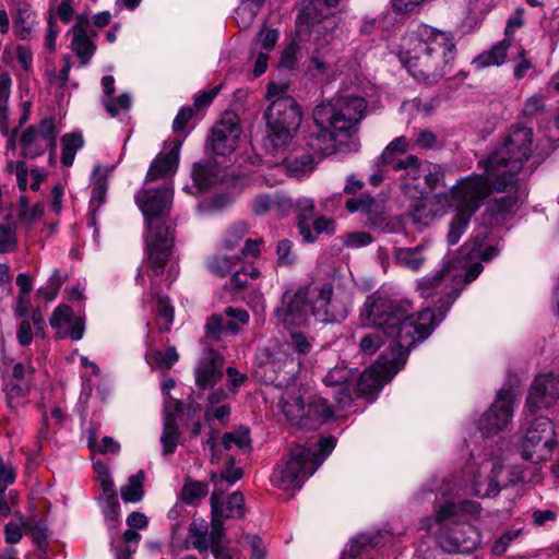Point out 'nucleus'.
<instances>
[{
    "label": "nucleus",
    "instance_id": "nucleus-28",
    "mask_svg": "<svg viewBox=\"0 0 559 559\" xmlns=\"http://www.w3.org/2000/svg\"><path fill=\"white\" fill-rule=\"evenodd\" d=\"M278 405L288 421L302 428L306 404L299 394L295 391H285Z\"/></svg>",
    "mask_w": 559,
    "mask_h": 559
},
{
    "label": "nucleus",
    "instance_id": "nucleus-33",
    "mask_svg": "<svg viewBox=\"0 0 559 559\" xmlns=\"http://www.w3.org/2000/svg\"><path fill=\"white\" fill-rule=\"evenodd\" d=\"M423 177L424 185L414 183V194H412L413 199H419L427 194L428 192L435 190L439 181L443 178V173L440 166L430 163H425V170Z\"/></svg>",
    "mask_w": 559,
    "mask_h": 559
},
{
    "label": "nucleus",
    "instance_id": "nucleus-46",
    "mask_svg": "<svg viewBox=\"0 0 559 559\" xmlns=\"http://www.w3.org/2000/svg\"><path fill=\"white\" fill-rule=\"evenodd\" d=\"M378 207L379 204L374 198L368 194H361L358 198H353L346 201V209L350 213L361 212L367 215H371L378 211Z\"/></svg>",
    "mask_w": 559,
    "mask_h": 559
},
{
    "label": "nucleus",
    "instance_id": "nucleus-18",
    "mask_svg": "<svg viewBox=\"0 0 559 559\" xmlns=\"http://www.w3.org/2000/svg\"><path fill=\"white\" fill-rule=\"evenodd\" d=\"M265 367L275 373L271 381L276 386L288 388L295 381L301 367V361L295 359L285 348L278 346L274 352L267 355Z\"/></svg>",
    "mask_w": 559,
    "mask_h": 559
},
{
    "label": "nucleus",
    "instance_id": "nucleus-26",
    "mask_svg": "<svg viewBox=\"0 0 559 559\" xmlns=\"http://www.w3.org/2000/svg\"><path fill=\"white\" fill-rule=\"evenodd\" d=\"M332 406L325 399L312 396L305 407V423L302 428L316 429L333 416Z\"/></svg>",
    "mask_w": 559,
    "mask_h": 559
},
{
    "label": "nucleus",
    "instance_id": "nucleus-25",
    "mask_svg": "<svg viewBox=\"0 0 559 559\" xmlns=\"http://www.w3.org/2000/svg\"><path fill=\"white\" fill-rule=\"evenodd\" d=\"M180 147L181 142L177 141L167 154L158 155L148 168L146 181H154L158 178L174 174L178 166Z\"/></svg>",
    "mask_w": 559,
    "mask_h": 559
},
{
    "label": "nucleus",
    "instance_id": "nucleus-35",
    "mask_svg": "<svg viewBox=\"0 0 559 559\" xmlns=\"http://www.w3.org/2000/svg\"><path fill=\"white\" fill-rule=\"evenodd\" d=\"M190 546L200 552L209 549L207 524L203 520H193L191 522L189 535L186 540V548L189 549Z\"/></svg>",
    "mask_w": 559,
    "mask_h": 559
},
{
    "label": "nucleus",
    "instance_id": "nucleus-3",
    "mask_svg": "<svg viewBox=\"0 0 559 559\" xmlns=\"http://www.w3.org/2000/svg\"><path fill=\"white\" fill-rule=\"evenodd\" d=\"M173 194V188L164 183L159 188L143 189L135 195V202L147 224L145 250L153 276L164 272L171 255L174 234L165 219L170 212Z\"/></svg>",
    "mask_w": 559,
    "mask_h": 559
},
{
    "label": "nucleus",
    "instance_id": "nucleus-37",
    "mask_svg": "<svg viewBox=\"0 0 559 559\" xmlns=\"http://www.w3.org/2000/svg\"><path fill=\"white\" fill-rule=\"evenodd\" d=\"M100 165H96L93 170V176L95 179L93 182L92 195L90 200V206L93 211L98 210L100 205L106 201L108 180L107 175L100 174Z\"/></svg>",
    "mask_w": 559,
    "mask_h": 559
},
{
    "label": "nucleus",
    "instance_id": "nucleus-16",
    "mask_svg": "<svg viewBox=\"0 0 559 559\" xmlns=\"http://www.w3.org/2000/svg\"><path fill=\"white\" fill-rule=\"evenodd\" d=\"M312 286H304L293 295L284 296V305L280 310L282 322L287 326H301L307 323L310 314L313 316L314 298Z\"/></svg>",
    "mask_w": 559,
    "mask_h": 559
},
{
    "label": "nucleus",
    "instance_id": "nucleus-7",
    "mask_svg": "<svg viewBox=\"0 0 559 559\" xmlns=\"http://www.w3.org/2000/svg\"><path fill=\"white\" fill-rule=\"evenodd\" d=\"M480 506L476 501L447 502L436 512V522L441 526L440 540L448 552L468 554L480 542L478 531L466 522L465 515H476Z\"/></svg>",
    "mask_w": 559,
    "mask_h": 559
},
{
    "label": "nucleus",
    "instance_id": "nucleus-20",
    "mask_svg": "<svg viewBox=\"0 0 559 559\" xmlns=\"http://www.w3.org/2000/svg\"><path fill=\"white\" fill-rule=\"evenodd\" d=\"M240 133V127L231 117L223 118L213 127L207 147L214 155L227 156L236 150Z\"/></svg>",
    "mask_w": 559,
    "mask_h": 559
},
{
    "label": "nucleus",
    "instance_id": "nucleus-34",
    "mask_svg": "<svg viewBox=\"0 0 559 559\" xmlns=\"http://www.w3.org/2000/svg\"><path fill=\"white\" fill-rule=\"evenodd\" d=\"M512 44L511 38H504L502 41L495 45L490 50L480 53L475 60L474 63L477 67H489V66H500L504 62L507 57V50Z\"/></svg>",
    "mask_w": 559,
    "mask_h": 559
},
{
    "label": "nucleus",
    "instance_id": "nucleus-41",
    "mask_svg": "<svg viewBox=\"0 0 559 559\" xmlns=\"http://www.w3.org/2000/svg\"><path fill=\"white\" fill-rule=\"evenodd\" d=\"M238 262L239 258L237 255L214 254L207 261V269L217 276H225L231 272Z\"/></svg>",
    "mask_w": 559,
    "mask_h": 559
},
{
    "label": "nucleus",
    "instance_id": "nucleus-11",
    "mask_svg": "<svg viewBox=\"0 0 559 559\" xmlns=\"http://www.w3.org/2000/svg\"><path fill=\"white\" fill-rule=\"evenodd\" d=\"M523 438L519 444L521 457L538 464L548 461L557 445L555 425L548 417H525L522 424Z\"/></svg>",
    "mask_w": 559,
    "mask_h": 559
},
{
    "label": "nucleus",
    "instance_id": "nucleus-31",
    "mask_svg": "<svg viewBox=\"0 0 559 559\" xmlns=\"http://www.w3.org/2000/svg\"><path fill=\"white\" fill-rule=\"evenodd\" d=\"M281 346L292 356H295V359L300 360L302 368L311 362L310 356L313 346L309 338L302 333H292L289 338Z\"/></svg>",
    "mask_w": 559,
    "mask_h": 559
},
{
    "label": "nucleus",
    "instance_id": "nucleus-52",
    "mask_svg": "<svg viewBox=\"0 0 559 559\" xmlns=\"http://www.w3.org/2000/svg\"><path fill=\"white\" fill-rule=\"evenodd\" d=\"M292 247L293 243L288 239H282L277 242L276 255L278 265L288 266L295 262L296 255L292 252Z\"/></svg>",
    "mask_w": 559,
    "mask_h": 559
},
{
    "label": "nucleus",
    "instance_id": "nucleus-21",
    "mask_svg": "<svg viewBox=\"0 0 559 559\" xmlns=\"http://www.w3.org/2000/svg\"><path fill=\"white\" fill-rule=\"evenodd\" d=\"M224 357L216 350L206 349L194 369L195 385L200 390L213 389L223 378Z\"/></svg>",
    "mask_w": 559,
    "mask_h": 559
},
{
    "label": "nucleus",
    "instance_id": "nucleus-63",
    "mask_svg": "<svg viewBox=\"0 0 559 559\" xmlns=\"http://www.w3.org/2000/svg\"><path fill=\"white\" fill-rule=\"evenodd\" d=\"M444 547H442L441 542L439 544H436L433 547H426L423 548L420 546L417 550V558L418 559H443L444 556Z\"/></svg>",
    "mask_w": 559,
    "mask_h": 559
},
{
    "label": "nucleus",
    "instance_id": "nucleus-57",
    "mask_svg": "<svg viewBox=\"0 0 559 559\" xmlns=\"http://www.w3.org/2000/svg\"><path fill=\"white\" fill-rule=\"evenodd\" d=\"M412 141L415 146L429 150L436 146L437 135L430 130H420L413 134Z\"/></svg>",
    "mask_w": 559,
    "mask_h": 559
},
{
    "label": "nucleus",
    "instance_id": "nucleus-5",
    "mask_svg": "<svg viewBox=\"0 0 559 559\" xmlns=\"http://www.w3.org/2000/svg\"><path fill=\"white\" fill-rule=\"evenodd\" d=\"M533 131L523 126L512 127L499 145L484 162V179L491 191H511L520 182V174L531 175L524 164L532 156Z\"/></svg>",
    "mask_w": 559,
    "mask_h": 559
},
{
    "label": "nucleus",
    "instance_id": "nucleus-1",
    "mask_svg": "<svg viewBox=\"0 0 559 559\" xmlns=\"http://www.w3.org/2000/svg\"><path fill=\"white\" fill-rule=\"evenodd\" d=\"M416 289L420 297L433 299L438 317L430 308L412 313L413 307L408 300L392 299L379 293L366 298L360 311L361 319L377 326L392 341L390 358L383 366L373 365L360 376L359 391H379L384 382L390 381L405 366L411 349L432 333L457 298L462 289V276L448 262L440 270L417 280Z\"/></svg>",
    "mask_w": 559,
    "mask_h": 559
},
{
    "label": "nucleus",
    "instance_id": "nucleus-19",
    "mask_svg": "<svg viewBox=\"0 0 559 559\" xmlns=\"http://www.w3.org/2000/svg\"><path fill=\"white\" fill-rule=\"evenodd\" d=\"M509 192L507 195L495 198L488 202L483 213V223L486 226H500L514 215L522 197L520 182Z\"/></svg>",
    "mask_w": 559,
    "mask_h": 559
},
{
    "label": "nucleus",
    "instance_id": "nucleus-48",
    "mask_svg": "<svg viewBox=\"0 0 559 559\" xmlns=\"http://www.w3.org/2000/svg\"><path fill=\"white\" fill-rule=\"evenodd\" d=\"M249 231V226L245 222H237L234 225H231L228 230L226 231L224 239H223V246L226 249H235L239 246L241 240L245 238V236Z\"/></svg>",
    "mask_w": 559,
    "mask_h": 559
},
{
    "label": "nucleus",
    "instance_id": "nucleus-14",
    "mask_svg": "<svg viewBox=\"0 0 559 559\" xmlns=\"http://www.w3.org/2000/svg\"><path fill=\"white\" fill-rule=\"evenodd\" d=\"M513 476L510 467L500 462L486 460L472 472V491L479 498L497 497L502 489L514 484Z\"/></svg>",
    "mask_w": 559,
    "mask_h": 559
},
{
    "label": "nucleus",
    "instance_id": "nucleus-59",
    "mask_svg": "<svg viewBox=\"0 0 559 559\" xmlns=\"http://www.w3.org/2000/svg\"><path fill=\"white\" fill-rule=\"evenodd\" d=\"M15 480V472L14 469L7 465L0 455V496L5 491V489L13 484Z\"/></svg>",
    "mask_w": 559,
    "mask_h": 559
},
{
    "label": "nucleus",
    "instance_id": "nucleus-43",
    "mask_svg": "<svg viewBox=\"0 0 559 559\" xmlns=\"http://www.w3.org/2000/svg\"><path fill=\"white\" fill-rule=\"evenodd\" d=\"M146 358L151 365L160 369H170L178 361L179 355L175 346H169L166 352L154 350Z\"/></svg>",
    "mask_w": 559,
    "mask_h": 559
},
{
    "label": "nucleus",
    "instance_id": "nucleus-13",
    "mask_svg": "<svg viewBox=\"0 0 559 559\" xmlns=\"http://www.w3.org/2000/svg\"><path fill=\"white\" fill-rule=\"evenodd\" d=\"M58 134L59 130L52 117L44 118L38 123L27 127L19 138L21 156L34 159L49 152L50 157H55Z\"/></svg>",
    "mask_w": 559,
    "mask_h": 559
},
{
    "label": "nucleus",
    "instance_id": "nucleus-40",
    "mask_svg": "<svg viewBox=\"0 0 559 559\" xmlns=\"http://www.w3.org/2000/svg\"><path fill=\"white\" fill-rule=\"evenodd\" d=\"M144 472L141 469L136 474L131 475L128 484L121 487V498L124 502H139L142 500Z\"/></svg>",
    "mask_w": 559,
    "mask_h": 559
},
{
    "label": "nucleus",
    "instance_id": "nucleus-47",
    "mask_svg": "<svg viewBox=\"0 0 559 559\" xmlns=\"http://www.w3.org/2000/svg\"><path fill=\"white\" fill-rule=\"evenodd\" d=\"M242 468L235 467V460L230 456L228 457L224 468L221 471L219 477L215 473H212L211 480L215 484V486H218L219 481L223 480L229 485H233L242 477Z\"/></svg>",
    "mask_w": 559,
    "mask_h": 559
},
{
    "label": "nucleus",
    "instance_id": "nucleus-10",
    "mask_svg": "<svg viewBox=\"0 0 559 559\" xmlns=\"http://www.w3.org/2000/svg\"><path fill=\"white\" fill-rule=\"evenodd\" d=\"M267 134L265 147L271 151L289 144L299 128L302 114L297 102L292 97H277L265 110Z\"/></svg>",
    "mask_w": 559,
    "mask_h": 559
},
{
    "label": "nucleus",
    "instance_id": "nucleus-55",
    "mask_svg": "<svg viewBox=\"0 0 559 559\" xmlns=\"http://www.w3.org/2000/svg\"><path fill=\"white\" fill-rule=\"evenodd\" d=\"M72 309L70 306L68 305H60L58 306L50 319H49V323L51 325L52 329H59L61 328L63 324H66L67 322H69L72 318Z\"/></svg>",
    "mask_w": 559,
    "mask_h": 559
},
{
    "label": "nucleus",
    "instance_id": "nucleus-17",
    "mask_svg": "<svg viewBox=\"0 0 559 559\" xmlns=\"http://www.w3.org/2000/svg\"><path fill=\"white\" fill-rule=\"evenodd\" d=\"M559 399V376L539 374L532 382L525 406L531 413L548 408Z\"/></svg>",
    "mask_w": 559,
    "mask_h": 559
},
{
    "label": "nucleus",
    "instance_id": "nucleus-8",
    "mask_svg": "<svg viewBox=\"0 0 559 559\" xmlns=\"http://www.w3.org/2000/svg\"><path fill=\"white\" fill-rule=\"evenodd\" d=\"M491 193V186L484 179V176L476 174L461 178L452 187L451 199L455 211L447 234L449 245L453 246L460 241L471 218Z\"/></svg>",
    "mask_w": 559,
    "mask_h": 559
},
{
    "label": "nucleus",
    "instance_id": "nucleus-53",
    "mask_svg": "<svg viewBox=\"0 0 559 559\" xmlns=\"http://www.w3.org/2000/svg\"><path fill=\"white\" fill-rule=\"evenodd\" d=\"M383 344V337L379 331L366 334L359 342L360 350L365 354H374Z\"/></svg>",
    "mask_w": 559,
    "mask_h": 559
},
{
    "label": "nucleus",
    "instance_id": "nucleus-54",
    "mask_svg": "<svg viewBox=\"0 0 559 559\" xmlns=\"http://www.w3.org/2000/svg\"><path fill=\"white\" fill-rule=\"evenodd\" d=\"M16 246L15 231L10 225H0V253H8Z\"/></svg>",
    "mask_w": 559,
    "mask_h": 559
},
{
    "label": "nucleus",
    "instance_id": "nucleus-6",
    "mask_svg": "<svg viewBox=\"0 0 559 559\" xmlns=\"http://www.w3.org/2000/svg\"><path fill=\"white\" fill-rule=\"evenodd\" d=\"M331 36L324 34L322 23L309 26L306 23H297L295 37L283 49L280 58V68L294 70L298 63V55L305 50L310 58L309 71L313 78L326 73L334 63V56L330 48Z\"/></svg>",
    "mask_w": 559,
    "mask_h": 559
},
{
    "label": "nucleus",
    "instance_id": "nucleus-51",
    "mask_svg": "<svg viewBox=\"0 0 559 559\" xmlns=\"http://www.w3.org/2000/svg\"><path fill=\"white\" fill-rule=\"evenodd\" d=\"M63 283V278L60 275V271L55 269L50 277L48 278L46 286L38 289V295L43 296L46 300H53Z\"/></svg>",
    "mask_w": 559,
    "mask_h": 559
},
{
    "label": "nucleus",
    "instance_id": "nucleus-58",
    "mask_svg": "<svg viewBox=\"0 0 559 559\" xmlns=\"http://www.w3.org/2000/svg\"><path fill=\"white\" fill-rule=\"evenodd\" d=\"M131 105V98L128 94L123 93V94H120L118 97L116 98H111L109 99L105 106H106V109L107 111L110 114L111 117H115L116 115H118L121 110H127L129 109Z\"/></svg>",
    "mask_w": 559,
    "mask_h": 559
},
{
    "label": "nucleus",
    "instance_id": "nucleus-44",
    "mask_svg": "<svg viewBox=\"0 0 559 559\" xmlns=\"http://www.w3.org/2000/svg\"><path fill=\"white\" fill-rule=\"evenodd\" d=\"M207 492V484L187 479L181 489V499L188 504H193L198 499L205 497Z\"/></svg>",
    "mask_w": 559,
    "mask_h": 559
},
{
    "label": "nucleus",
    "instance_id": "nucleus-64",
    "mask_svg": "<svg viewBox=\"0 0 559 559\" xmlns=\"http://www.w3.org/2000/svg\"><path fill=\"white\" fill-rule=\"evenodd\" d=\"M157 312L165 320L167 324H170L174 320V308L169 302L167 296L157 297Z\"/></svg>",
    "mask_w": 559,
    "mask_h": 559
},
{
    "label": "nucleus",
    "instance_id": "nucleus-2",
    "mask_svg": "<svg viewBox=\"0 0 559 559\" xmlns=\"http://www.w3.org/2000/svg\"><path fill=\"white\" fill-rule=\"evenodd\" d=\"M366 100L360 96H336L317 105L312 111L314 129L308 136V146L320 157L337 151L350 135L352 129L364 118Z\"/></svg>",
    "mask_w": 559,
    "mask_h": 559
},
{
    "label": "nucleus",
    "instance_id": "nucleus-9",
    "mask_svg": "<svg viewBox=\"0 0 559 559\" xmlns=\"http://www.w3.org/2000/svg\"><path fill=\"white\" fill-rule=\"evenodd\" d=\"M319 449L312 451L305 445H296L290 450L285 465L280 466L272 480L281 489L300 488L305 480L314 474L325 457L334 450L336 440L329 436L317 441Z\"/></svg>",
    "mask_w": 559,
    "mask_h": 559
},
{
    "label": "nucleus",
    "instance_id": "nucleus-22",
    "mask_svg": "<svg viewBox=\"0 0 559 559\" xmlns=\"http://www.w3.org/2000/svg\"><path fill=\"white\" fill-rule=\"evenodd\" d=\"M90 19L86 14H79L75 24L71 28V49L79 57L82 66H87L96 51V45L91 39Z\"/></svg>",
    "mask_w": 559,
    "mask_h": 559
},
{
    "label": "nucleus",
    "instance_id": "nucleus-15",
    "mask_svg": "<svg viewBox=\"0 0 559 559\" xmlns=\"http://www.w3.org/2000/svg\"><path fill=\"white\" fill-rule=\"evenodd\" d=\"M513 416V395L511 391L501 389L491 407L477 421V429L483 436L497 435L503 430Z\"/></svg>",
    "mask_w": 559,
    "mask_h": 559
},
{
    "label": "nucleus",
    "instance_id": "nucleus-49",
    "mask_svg": "<svg viewBox=\"0 0 559 559\" xmlns=\"http://www.w3.org/2000/svg\"><path fill=\"white\" fill-rule=\"evenodd\" d=\"M352 377V370L345 365H336L324 376L323 382L326 386H342L347 384Z\"/></svg>",
    "mask_w": 559,
    "mask_h": 559
},
{
    "label": "nucleus",
    "instance_id": "nucleus-32",
    "mask_svg": "<svg viewBox=\"0 0 559 559\" xmlns=\"http://www.w3.org/2000/svg\"><path fill=\"white\" fill-rule=\"evenodd\" d=\"M181 439V432L173 413H166L163 423V432L160 443L163 445V454L171 455L175 453L177 445Z\"/></svg>",
    "mask_w": 559,
    "mask_h": 559
},
{
    "label": "nucleus",
    "instance_id": "nucleus-23",
    "mask_svg": "<svg viewBox=\"0 0 559 559\" xmlns=\"http://www.w3.org/2000/svg\"><path fill=\"white\" fill-rule=\"evenodd\" d=\"M212 515L223 519H240L245 514V498L240 491L233 492L226 502L221 501V492L214 490L211 495Z\"/></svg>",
    "mask_w": 559,
    "mask_h": 559
},
{
    "label": "nucleus",
    "instance_id": "nucleus-4",
    "mask_svg": "<svg viewBox=\"0 0 559 559\" xmlns=\"http://www.w3.org/2000/svg\"><path fill=\"white\" fill-rule=\"evenodd\" d=\"M415 45L401 61L417 80L438 82L452 69L455 58L453 37L443 31L419 24L413 31Z\"/></svg>",
    "mask_w": 559,
    "mask_h": 559
},
{
    "label": "nucleus",
    "instance_id": "nucleus-27",
    "mask_svg": "<svg viewBox=\"0 0 559 559\" xmlns=\"http://www.w3.org/2000/svg\"><path fill=\"white\" fill-rule=\"evenodd\" d=\"M426 249L427 246L425 243L411 248H396L393 252L394 263L412 272H419L427 261Z\"/></svg>",
    "mask_w": 559,
    "mask_h": 559
},
{
    "label": "nucleus",
    "instance_id": "nucleus-45",
    "mask_svg": "<svg viewBox=\"0 0 559 559\" xmlns=\"http://www.w3.org/2000/svg\"><path fill=\"white\" fill-rule=\"evenodd\" d=\"M34 24V16L32 12L24 8H20L17 10V14L13 21V31L16 36H19L21 39H26L31 31L33 28Z\"/></svg>",
    "mask_w": 559,
    "mask_h": 559
},
{
    "label": "nucleus",
    "instance_id": "nucleus-56",
    "mask_svg": "<svg viewBox=\"0 0 559 559\" xmlns=\"http://www.w3.org/2000/svg\"><path fill=\"white\" fill-rule=\"evenodd\" d=\"M223 518L218 515H212V530L207 532L209 547L219 546L224 536Z\"/></svg>",
    "mask_w": 559,
    "mask_h": 559
},
{
    "label": "nucleus",
    "instance_id": "nucleus-24",
    "mask_svg": "<svg viewBox=\"0 0 559 559\" xmlns=\"http://www.w3.org/2000/svg\"><path fill=\"white\" fill-rule=\"evenodd\" d=\"M425 163L415 155H407L395 164V171H403L402 187L411 198L414 194V183H420L419 179L423 177Z\"/></svg>",
    "mask_w": 559,
    "mask_h": 559
},
{
    "label": "nucleus",
    "instance_id": "nucleus-50",
    "mask_svg": "<svg viewBox=\"0 0 559 559\" xmlns=\"http://www.w3.org/2000/svg\"><path fill=\"white\" fill-rule=\"evenodd\" d=\"M381 543L380 533H364L359 534L355 539L352 540L348 552L352 557L360 555L361 549L365 546H378Z\"/></svg>",
    "mask_w": 559,
    "mask_h": 559
},
{
    "label": "nucleus",
    "instance_id": "nucleus-62",
    "mask_svg": "<svg viewBox=\"0 0 559 559\" xmlns=\"http://www.w3.org/2000/svg\"><path fill=\"white\" fill-rule=\"evenodd\" d=\"M222 85L215 86L210 91H204L194 96L193 107L197 110H200L204 107H207L215 96L219 93Z\"/></svg>",
    "mask_w": 559,
    "mask_h": 559
},
{
    "label": "nucleus",
    "instance_id": "nucleus-60",
    "mask_svg": "<svg viewBox=\"0 0 559 559\" xmlns=\"http://www.w3.org/2000/svg\"><path fill=\"white\" fill-rule=\"evenodd\" d=\"M524 9L518 8L514 13L509 17L507 22V26L504 29L506 38H511L513 40V34L516 28H520L524 24Z\"/></svg>",
    "mask_w": 559,
    "mask_h": 559
},
{
    "label": "nucleus",
    "instance_id": "nucleus-42",
    "mask_svg": "<svg viewBox=\"0 0 559 559\" xmlns=\"http://www.w3.org/2000/svg\"><path fill=\"white\" fill-rule=\"evenodd\" d=\"M222 443L226 450H230L236 445L240 450H248L251 448V439L249 429L239 427L238 429L226 432L222 438Z\"/></svg>",
    "mask_w": 559,
    "mask_h": 559
},
{
    "label": "nucleus",
    "instance_id": "nucleus-39",
    "mask_svg": "<svg viewBox=\"0 0 559 559\" xmlns=\"http://www.w3.org/2000/svg\"><path fill=\"white\" fill-rule=\"evenodd\" d=\"M316 157L311 154H302L298 157L286 158L285 169L295 177H301L311 173L316 167Z\"/></svg>",
    "mask_w": 559,
    "mask_h": 559
},
{
    "label": "nucleus",
    "instance_id": "nucleus-29",
    "mask_svg": "<svg viewBox=\"0 0 559 559\" xmlns=\"http://www.w3.org/2000/svg\"><path fill=\"white\" fill-rule=\"evenodd\" d=\"M218 176V165L212 158L193 164L191 177L194 186L201 191L212 187L217 181Z\"/></svg>",
    "mask_w": 559,
    "mask_h": 559
},
{
    "label": "nucleus",
    "instance_id": "nucleus-12",
    "mask_svg": "<svg viewBox=\"0 0 559 559\" xmlns=\"http://www.w3.org/2000/svg\"><path fill=\"white\" fill-rule=\"evenodd\" d=\"M313 317L323 323L341 322L346 319L352 304L350 295L344 290H334L330 282L312 286Z\"/></svg>",
    "mask_w": 559,
    "mask_h": 559
},
{
    "label": "nucleus",
    "instance_id": "nucleus-61",
    "mask_svg": "<svg viewBox=\"0 0 559 559\" xmlns=\"http://www.w3.org/2000/svg\"><path fill=\"white\" fill-rule=\"evenodd\" d=\"M274 198L269 194H260L252 201V211L257 215H264L274 206Z\"/></svg>",
    "mask_w": 559,
    "mask_h": 559
},
{
    "label": "nucleus",
    "instance_id": "nucleus-30",
    "mask_svg": "<svg viewBox=\"0 0 559 559\" xmlns=\"http://www.w3.org/2000/svg\"><path fill=\"white\" fill-rule=\"evenodd\" d=\"M295 209L298 214L297 226L302 239L309 243L316 241V235H313L310 225V219L313 217L316 209L313 200L299 198L295 203Z\"/></svg>",
    "mask_w": 559,
    "mask_h": 559
},
{
    "label": "nucleus",
    "instance_id": "nucleus-38",
    "mask_svg": "<svg viewBox=\"0 0 559 559\" xmlns=\"http://www.w3.org/2000/svg\"><path fill=\"white\" fill-rule=\"evenodd\" d=\"M84 144L81 133H67L61 139L62 152L61 163L66 167L72 166L76 152Z\"/></svg>",
    "mask_w": 559,
    "mask_h": 559
},
{
    "label": "nucleus",
    "instance_id": "nucleus-36",
    "mask_svg": "<svg viewBox=\"0 0 559 559\" xmlns=\"http://www.w3.org/2000/svg\"><path fill=\"white\" fill-rule=\"evenodd\" d=\"M265 0H241L235 11V21L240 28H248L254 21Z\"/></svg>",
    "mask_w": 559,
    "mask_h": 559
}]
</instances>
